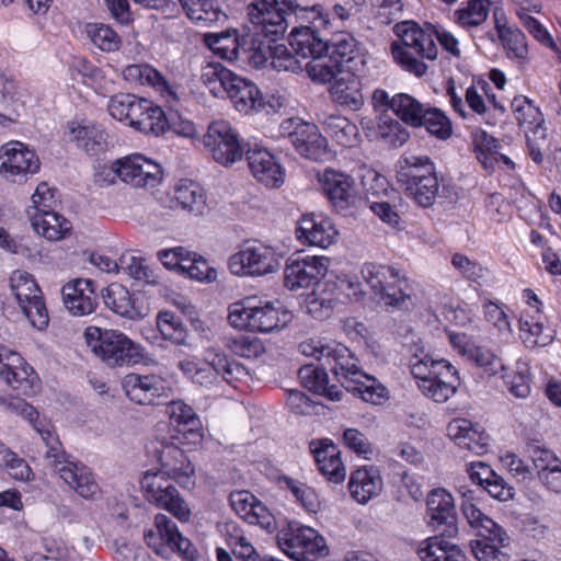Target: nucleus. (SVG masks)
<instances>
[{
  "label": "nucleus",
  "mask_w": 561,
  "mask_h": 561,
  "mask_svg": "<svg viewBox=\"0 0 561 561\" xmlns=\"http://www.w3.org/2000/svg\"><path fill=\"white\" fill-rule=\"evenodd\" d=\"M247 11L251 24L256 25L263 33L259 53L252 56L253 66L260 68L271 61V66L278 71H304L305 65L299 60L300 56L277 42L283 38L288 26L298 20L313 22L321 19L319 8L301 7L296 0H254Z\"/></svg>",
  "instance_id": "obj_1"
},
{
  "label": "nucleus",
  "mask_w": 561,
  "mask_h": 561,
  "mask_svg": "<svg viewBox=\"0 0 561 561\" xmlns=\"http://www.w3.org/2000/svg\"><path fill=\"white\" fill-rule=\"evenodd\" d=\"M0 404L33 423L47 447L45 459L48 465L79 496L92 500L100 494V486L91 470L83 463L70 459L50 424L36 423L38 413L31 404L22 398L1 394Z\"/></svg>",
  "instance_id": "obj_2"
},
{
  "label": "nucleus",
  "mask_w": 561,
  "mask_h": 561,
  "mask_svg": "<svg viewBox=\"0 0 561 561\" xmlns=\"http://www.w3.org/2000/svg\"><path fill=\"white\" fill-rule=\"evenodd\" d=\"M325 354L324 365L330 366L347 392L373 404H380L387 398L386 387L358 367V359L348 347L333 341L329 343V351Z\"/></svg>",
  "instance_id": "obj_3"
},
{
  "label": "nucleus",
  "mask_w": 561,
  "mask_h": 561,
  "mask_svg": "<svg viewBox=\"0 0 561 561\" xmlns=\"http://www.w3.org/2000/svg\"><path fill=\"white\" fill-rule=\"evenodd\" d=\"M400 42H393L391 53L396 62L404 70L422 77L427 70L423 59L434 60L437 47L432 33L422 30L415 22L403 21L394 25Z\"/></svg>",
  "instance_id": "obj_4"
},
{
  "label": "nucleus",
  "mask_w": 561,
  "mask_h": 561,
  "mask_svg": "<svg viewBox=\"0 0 561 561\" xmlns=\"http://www.w3.org/2000/svg\"><path fill=\"white\" fill-rule=\"evenodd\" d=\"M410 368L422 393L437 403L449 400L460 386L457 369L446 359H434L415 352Z\"/></svg>",
  "instance_id": "obj_5"
},
{
  "label": "nucleus",
  "mask_w": 561,
  "mask_h": 561,
  "mask_svg": "<svg viewBox=\"0 0 561 561\" xmlns=\"http://www.w3.org/2000/svg\"><path fill=\"white\" fill-rule=\"evenodd\" d=\"M202 79L215 95L225 92L241 113L257 112L265 105L260 90L252 81L237 76L219 62L207 65Z\"/></svg>",
  "instance_id": "obj_6"
},
{
  "label": "nucleus",
  "mask_w": 561,
  "mask_h": 561,
  "mask_svg": "<svg viewBox=\"0 0 561 561\" xmlns=\"http://www.w3.org/2000/svg\"><path fill=\"white\" fill-rule=\"evenodd\" d=\"M397 179L405 195L419 206L430 207L435 202L439 182L434 163L428 157H402Z\"/></svg>",
  "instance_id": "obj_7"
},
{
  "label": "nucleus",
  "mask_w": 561,
  "mask_h": 561,
  "mask_svg": "<svg viewBox=\"0 0 561 561\" xmlns=\"http://www.w3.org/2000/svg\"><path fill=\"white\" fill-rule=\"evenodd\" d=\"M84 336L91 351L110 367L136 364L142 358L141 346L116 330L90 327Z\"/></svg>",
  "instance_id": "obj_8"
},
{
  "label": "nucleus",
  "mask_w": 561,
  "mask_h": 561,
  "mask_svg": "<svg viewBox=\"0 0 561 561\" xmlns=\"http://www.w3.org/2000/svg\"><path fill=\"white\" fill-rule=\"evenodd\" d=\"M360 274L374 296L387 306L400 307L410 297L407 277L392 265L366 262Z\"/></svg>",
  "instance_id": "obj_9"
},
{
  "label": "nucleus",
  "mask_w": 561,
  "mask_h": 561,
  "mask_svg": "<svg viewBox=\"0 0 561 561\" xmlns=\"http://www.w3.org/2000/svg\"><path fill=\"white\" fill-rule=\"evenodd\" d=\"M280 550L296 561H318L328 554L324 538L313 528L288 523L276 536Z\"/></svg>",
  "instance_id": "obj_10"
},
{
  "label": "nucleus",
  "mask_w": 561,
  "mask_h": 561,
  "mask_svg": "<svg viewBox=\"0 0 561 561\" xmlns=\"http://www.w3.org/2000/svg\"><path fill=\"white\" fill-rule=\"evenodd\" d=\"M253 30L240 34L237 30L229 28L221 33H211L205 36L208 47L222 59L233 61L242 59L253 65L252 56L259 53L263 33L254 24Z\"/></svg>",
  "instance_id": "obj_11"
},
{
  "label": "nucleus",
  "mask_w": 561,
  "mask_h": 561,
  "mask_svg": "<svg viewBox=\"0 0 561 561\" xmlns=\"http://www.w3.org/2000/svg\"><path fill=\"white\" fill-rule=\"evenodd\" d=\"M228 267L237 276H265L279 270L280 256L264 243H248L229 257Z\"/></svg>",
  "instance_id": "obj_12"
},
{
  "label": "nucleus",
  "mask_w": 561,
  "mask_h": 561,
  "mask_svg": "<svg viewBox=\"0 0 561 561\" xmlns=\"http://www.w3.org/2000/svg\"><path fill=\"white\" fill-rule=\"evenodd\" d=\"M279 134L284 140L293 145L302 157L313 161L329 159L327 139L319 133L314 124L307 123L299 117L283 121Z\"/></svg>",
  "instance_id": "obj_13"
},
{
  "label": "nucleus",
  "mask_w": 561,
  "mask_h": 561,
  "mask_svg": "<svg viewBox=\"0 0 561 561\" xmlns=\"http://www.w3.org/2000/svg\"><path fill=\"white\" fill-rule=\"evenodd\" d=\"M10 287L31 324L39 331L46 329L49 322L48 312L33 275L26 271H14L10 276Z\"/></svg>",
  "instance_id": "obj_14"
},
{
  "label": "nucleus",
  "mask_w": 561,
  "mask_h": 561,
  "mask_svg": "<svg viewBox=\"0 0 561 561\" xmlns=\"http://www.w3.org/2000/svg\"><path fill=\"white\" fill-rule=\"evenodd\" d=\"M147 545L162 558L179 553L186 560H194L196 549L190 539L182 536L176 524L164 514L154 517V529L145 533Z\"/></svg>",
  "instance_id": "obj_15"
},
{
  "label": "nucleus",
  "mask_w": 561,
  "mask_h": 561,
  "mask_svg": "<svg viewBox=\"0 0 561 561\" xmlns=\"http://www.w3.org/2000/svg\"><path fill=\"white\" fill-rule=\"evenodd\" d=\"M141 486L149 503L168 511L182 523L190 520L192 512L188 503L161 473L147 472L141 480Z\"/></svg>",
  "instance_id": "obj_16"
},
{
  "label": "nucleus",
  "mask_w": 561,
  "mask_h": 561,
  "mask_svg": "<svg viewBox=\"0 0 561 561\" xmlns=\"http://www.w3.org/2000/svg\"><path fill=\"white\" fill-rule=\"evenodd\" d=\"M203 144L213 159L226 167L241 160L244 153L238 134L226 121L210 124L203 137Z\"/></svg>",
  "instance_id": "obj_17"
},
{
  "label": "nucleus",
  "mask_w": 561,
  "mask_h": 561,
  "mask_svg": "<svg viewBox=\"0 0 561 561\" xmlns=\"http://www.w3.org/2000/svg\"><path fill=\"white\" fill-rule=\"evenodd\" d=\"M0 377L19 394L30 397L39 390V379L33 367L5 346H0Z\"/></svg>",
  "instance_id": "obj_18"
},
{
  "label": "nucleus",
  "mask_w": 561,
  "mask_h": 561,
  "mask_svg": "<svg viewBox=\"0 0 561 561\" xmlns=\"http://www.w3.org/2000/svg\"><path fill=\"white\" fill-rule=\"evenodd\" d=\"M36 153L20 141H10L0 149V172L12 182H23L39 170Z\"/></svg>",
  "instance_id": "obj_19"
},
{
  "label": "nucleus",
  "mask_w": 561,
  "mask_h": 561,
  "mask_svg": "<svg viewBox=\"0 0 561 561\" xmlns=\"http://www.w3.org/2000/svg\"><path fill=\"white\" fill-rule=\"evenodd\" d=\"M161 447L154 448V454L160 463V469L156 473H161L162 478L174 480L183 488L195 485V468L186 457L185 453L174 443L164 439L160 443Z\"/></svg>",
  "instance_id": "obj_20"
},
{
  "label": "nucleus",
  "mask_w": 561,
  "mask_h": 561,
  "mask_svg": "<svg viewBox=\"0 0 561 561\" xmlns=\"http://www.w3.org/2000/svg\"><path fill=\"white\" fill-rule=\"evenodd\" d=\"M111 170L134 187H153L162 179L161 167L141 154L118 159L112 163Z\"/></svg>",
  "instance_id": "obj_21"
},
{
  "label": "nucleus",
  "mask_w": 561,
  "mask_h": 561,
  "mask_svg": "<svg viewBox=\"0 0 561 561\" xmlns=\"http://www.w3.org/2000/svg\"><path fill=\"white\" fill-rule=\"evenodd\" d=\"M122 386L131 401L144 405L160 404L171 391L168 381L158 375L128 374Z\"/></svg>",
  "instance_id": "obj_22"
},
{
  "label": "nucleus",
  "mask_w": 561,
  "mask_h": 561,
  "mask_svg": "<svg viewBox=\"0 0 561 561\" xmlns=\"http://www.w3.org/2000/svg\"><path fill=\"white\" fill-rule=\"evenodd\" d=\"M330 204L337 213L355 207L358 201V191L355 180L343 172L325 169L319 176Z\"/></svg>",
  "instance_id": "obj_23"
},
{
  "label": "nucleus",
  "mask_w": 561,
  "mask_h": 561,
  "mask_svg": "<svg viewBox=\"0 0 561 561\" xmlns=\"http://www.w3.org/2000/svg\"><path fill=\"white\" fill-rule=\"evenodd\" d=\"M329 260L324 256L290 257L284 272V284L290 289L308 287L319 283L328 272Z\"/></svg>",
  "instance_id": "obj_24"
},
{
  "label": "nucleus",
  "mask_w": 561,
  "mask_h": 561,
  "mask_svg": "<svg viewBox=\"0 0 561 561\" xmlns=\"http://www.w3.org/2000/svg\"><path fill=\"white\" fill-rule=\"evenodd\" d=\"M297 239L304 244L328 249L339 240V231L322 214H306L297 222Z\"/></svg>",
  "instance_id": "obj_25"
},
{
  "label": "nucleus",
  "mask_w": 561,
  "mask_h": 561,
  "mask_svg": "<svg viewBox=\"0 0 561 561\" xmlns=\"http://www.w3.org/2000/svg\"><path fill=\"white\" fill-rule=\"evenodd\" d=\"M427 515L433 530L454 537L458 533L454 499L446 490L437 489L427 496Z\"/></svg>",
  "instance_id": "obj_26"
},
{
  "label": "nucleus",
  "mask_w": 561,
  "mask_h": 561,
  "mask_svg": "<svg viewBox=\"0 0 561 561\" xmlns=\"http://www.w3.org/2000/svg\"><path fill=\"white\" fill-rule=\"evenodd\" d=\"M354 71L339 72L329 89V94L334 104L350 111H359L365 104L363 83L360 76Z\"/></svg>",
  "instance_id": "obj_27"
},
{
  "label": "nucleus",
  "mask_w": 561,
  "mask_h": 561,
  "mask_svg": "<svg viewBox=\"0 0 561 561\" xmlns=\"http://www.w3.org/2000/svg\"><path fill=\"white\" fill-rule=\"evenodd\" d=\"M127 118L128 124L145 133L154 136L163 135L167 130L168 117L161 107L154 106L147 99L137 98Z\"/></svg>",
  "instance_id": "obj_28"
},
{
  "label": "nucleus",
  "mask_w": 561,
  "mask_h": 561,
  "mask_svg": "<svg viewBox=\"0 0 561 561\" xmlns=\"http://www.w3.org/2000/svg\"><path fill=\"white\" fill-rule=\"evenodd\" d=\"M319 471L332 483H341L346 477L345 467L340 457L339 448L332 440L314 439L309 444Z\"/></svg>",
  "instance_id": "obj_29"
},
{
  "label": "nucleus",
  "mask_w": 561,
  "mask_h": 561,
  "mask_svg": "<svg viewBox=\"0 0 561 561\" xmlns=\"http://www.w3.org/2000/svg\"><path fill=\"white\" fill-rule=\"evenodd\" d=\"M247 160L252 175L260 183L272 188L283 185L285 172L270 151L262 148L250 149Z\"/></svg>",
  "instance_id": "obj_30"
},
{
  "label": "nucleus",
  "mask_w": 561,
  "mask_h": 561,
  "mask_svg": "<svg viewBox=\"0 0 561 561\" xmlns=\"http://www.w3.org/2000/svg\"><path fill=\"white\" fill-rule=\"evenodd\" d=\"M65 307L73 316L90 314L96 307V297L91 279L77 278L61 289Z\"/></svg>",
  "instance_id": "obj_31"
},
{
  "label": "nucleus",
  "mask_w": 561,
  "mask_h": 561,
  "mask_svg": "<svg viewBox=\"0 0 561 561\" xmlns=\"http://www.w3.org/2000/svg\"><path fill=\"white\" fill-rule=\"evenodd\" d=\"M332 54L348 70L365 73L368 66V55L360 43L347 32L335 34L331 39Z\"/></svg>",
  "instance_id": "obj_32"
},
{
  "label": "nucleus",
  "mask_w": 561,
  "mask_h": 561,
  "mask_svg": "<svg viewBox=\"0 0 561 561\" xmlns=\"http://www.w3.org/2000/svg\"><path fill=\"white\" fill-rule=\"evenodd\" d=\"M348 489L353 499L365 504L382 490V479L376 467H362L352 472Z\"/></svg>",
  "instance_id": "obj_33"
},
{
  "label": "nucleus",
  "mask_w": 561,
  "mask_h": 561,
  "mask_svg": "<svg viewBox=\"0 0 561 561\" xmlns=\"http://www.w3.org/2000/svg\"><path fill=\"white\" fill-rule=\"evenodd\" d=\"M339 304V290L335 283H317L306 298V308L313 318L328 319Z\"/></svg>",
  "instance_id": "obj_34"
},
{
  "label": "nucleus",
  "mask_w": 561,
  "mask_h": 561,
  "mask_svg": "<svg viewBox=\"0 0 561 561\" xmlns=\"http://www.w3.org/2000/svg\"><path fill=\"white\" fill-rule=\"evenodd\" d=\"M511 107L519 126H526L535 139L546 140L545 118L533 101L524 95H518L513 99Z\"/></svg>",
  "instance_id": "obj_35"
},
{
  "label": "nucleus",
  "mask_w": 561,
  "mask_h": 561,
  "mask_svg": "<svg viewBox=\"0 0 561 561\" xmlns=\"http://www.w3.org/2000/svg\"><path fill=\"white\" fill-rule=\"evenodd\" d=\"M289 37L291 50L302 59L321 57L329 49L328 43L309 26H294Z\"/></svg>",
  "instance_id": "obj_36"
},
{
  "label": "nucleus",
  "mask_w": 561,
  "mask_h": 561,
  "mask_svg": "<svg viewBox=\"0 0 561 561\" xmlns=\"http://www.w3.org/2000/svg\"><path fill=\"white\" fill-rule=\"evenodd\" d=\"M107 138L106 131L96 125H77L69 131V140L92 157L106 151Z\"/></svg>",
  "instance_id": "obj_37"
},
{
  "label": "nucleus",
  "mask_w": 561,
  "mask_h": 561,
  "mask_svg": "<svg viewBox=\"0 0 561 561\" xmlns=\"http://www.w3.org/2000/svg\"><path fill=\"white\" fill-rule=\"evenodd\" d=\"M27 216L36 233L49 241H59L71 230L70 221L56 211L32 213V210H27Z\"/></svg>",
  "instance_id": "obj_38"
},
{
  "label": "nucleus",
  "mask_w": 561,
  "mask_h": 561,
  "mask_svg": "<svg viewBox=\"0 0 561 561\" xmlns=\"http://www.w3.org/2000/svg\"><path fill=\"white\" fill-rule=\"evenodd\" d=\"M444 537L440 534L424 540L417 549L420 559L422 561H465V552Z\"/></svg>",
  "instance_id": "obj_39"
},
{
  "label": "nucleus",
  "mask_w": 561,
  "mask_h": 561,
  "mask_svg": "<svg viewBox=\"0 0 561 561\" xmlns=\"http://www.w3.org/2000/svg\"><path fill=\"white\" fill-rule=\"evenodd\" d=\"M123 76L127 81L151 85L163 96L176 100V93L171 84L157 69L147 64L129 65L123 70Z\"/></svg>",
  "instance_id": "obj_40"
},
{
  "label": "nucleus",
  "mask_w": 561,
  "mask_h": 561,
  "mask_svg": "<svg viewBox=\"0 0 561 561\" xmlns=\"http://www.w3.org/2000/svg\"><path fill=\"white\" fill-rule=\"evenodd\" d=\"M298 377L306 389L331 401L341 400L342 391L335 385L329 386L328 374L323 368L305 365L298 370Z\"/></svg>",
  "instance_id": "obj_41"
},
{
  "label": "nucleus",
  "mask_w": 561,
  "mask_h": 561,
  "mask_svg": "<svg viewBox=\"0 0 561 561\" xmlns=\"http://www.w3.org/2000/svg\"><path fill=\"white\" fill-rule=\"evenodd\" d=\"M174 199L182 209L195 216H202L207 210L206 194L203 187L191 180H181L174 190Z\"/></svg>",
  "instance_id": "obj_42"
},
{
  "label": "nucleus",
  "mask_w": 561,
  "mask_h": 561,
  "mask_svg": "<svg viewBox=\"0 0 561 561\" xmlns=\"http://www.w3.org/2000/svg\"><path fill=\"white\" fill-rule=\"evenodd\" d=\"M187 16L205 24L221 23L227 20L222 10L224 0H180Z\"/></svg>",
  "instance_id": "obj_43"
},
{
  "label": "nucleus",
  "mask_w": 561,
  "mask_h": 561,
  "mask_svg": "<svg viewBox=\"0 0 561 561\" xmlns=\"http://www.w3.org/2000/svg\"><path fill=\"white\" fill-rule=\"evenodd\" d=\"M496 30L507 57L519 65H525L528 61V45L525 34L516 27L501 26L497 22Z\"/></svg>",
  "instance_id": "obj_44"
},
{
  "label": "nucleus",
  "mask_w": 561,
  "mask_h": 561,
  "mask_svg": "<svg viewBox=\"0 0 561 561\" xmlns=\"http://www.w3.org/2000/svg\"><path fill=\"white\" fill-rule=\"evenodd\" d=\"M322 124L324 133L339 145L343 147H354L357 145L358 128L346 117L332 114L327 116Z\"/></svg>",
  "instance_id": "obj_45"
},
{
  "label": "nucleus",
  "mask_w": 561,
  "mask_h": 561,
  "mask_svg": "<svg viewBox=\"0 0 561 561\" xmlns=\"http://www.w3.org/2000/svg\"><path fill=\"white\" fill-rule=\"evenodd\" d=\"M461 512L471 528L483 538H499L502 533L488 515H485L470 499H465L461 503Z\"/></svg>",
  "instance_id": "obj_46"
},
{
  "label": "nucleus",
  "mask_w": 561,
  "mask_h": 561,
  "mask_svg": "<svg viewBox=\"0 0 561 561\" xmlns=\"http://www.w3.org/2000/svg\"><path fill=\"white\" fill-rule=\"evenodd\" d=\"M520 339L526 347H543L553 341L551 330L545 328L539 319L528 313L523 314L519 319Z\"/></svg>",
  "instance_id": "obj_47"
},
{
  "label": "nucleus",
  "mask_w": 561,
  "mask_h": 561,
  "mask_svg": "<svg viewBox=\"0 0 561 561\" xmlns=\"http://www.w3.org/2000/svg\"><path fill=\"white\" fill-rule=\"evenodd\" d=\"M104 304L115 313L131 318L135 314V299L129 290L118 284H110L102 293Z\"/></svg>",
  "instance_id": "obj_48"
},
{
  "label": "nucleus",
  "mask_w": 561,
  "mask_h": 561,
  "mask_svg": "<svg viewBox=\"0 0 561 561\" xmlns=\"http://www.w3.org/2000/svg\"><path fill=\"white\" fill-rule=\"evenodd\" d=\"M427 106L407 93H398L392 96V111L405 124L412 127H421L423 113Z\"/></svg>",
  "instance_id": "obj_49"
},
{
  "label": "nucleus",
  "mask_w": 561,
  "mask_h": 561,
  "mask_svg": "<svg viewBox=\"0 0 561 561\" xmlns=\"http://www.w3.org/2000/svg\"><path fill=\"white\" fill-rule=\"evenodd\" d=\"M165 412L179 433H192L199 426V420L192 407L181 400L171 401Z\"/></svg>",
  "instance_id": "obj_50"
},
{
  "label": "nucleus",
  "mask_w": 561,
  "mask_h": 561,
  "mask_svg": "<svg viewBox=\"0 0 561 561\" xmlns=\"http://www.w3.org/2000/svg\"><path fill=\"white\" fill-rule=\"evenodd\" d=\"M119 272L144 284H157L158 276L149 267L146 260L130 253H124L119 257Z\"/></svg>",
  "instance_id": "obj_51"
},
{
  "label": "nucleus",
  "mask_w": 561,
  "mask_h": 561,
  "mask_svg": "<svg viewBox=\"0 0 561 561\" xmlns=\"http://www.w3.org/2000/svg\"><path fill=\"white\" fill-rule=\"evenodd\" d=\"M252 318V331L267 333L279 328L282 322L286 323L288 314L283 312L282 320L278 309L267 302L264 306H253Z\"/></svg>",
  "instance_id": "obj_52"
},
{
  "label": "nucleus",
  "mask_w": 561,
  "mask_h": 561,
  "mask_svg": "<svg viewBox=\"0 0 561 561\" xmlns=\"http://www.w3.org/2000/svg\"><path fill=\"white\" fill-rule=\"evenodd\" d=\"M157 328L164 340L176 345H183L186 343V327L173 312H159L157 316Z\"/></svg>",
  "instance_id": "obj_53"
},
{
  "label": "nucleus",
  "mask_w": 561,
  "mask_h": 561,
  "mask_svg": "<svg viewBox=\"0 0 561 561\" xmlns=\"http://www.w3.org/2000/svg\"><path fill=\"white\" fill-rule=\"evenodd\" d=\"M87 34L91 42L103 51H117L122 46L121 36L110 25L103 23L88 24Z\"/></svg>",
  "instance_id": "obj_54"
},
{
  "label": "nucleus",
  "mask_w": 561,
  "mask_h": 561,
  "mask_svg": "<svg viewBox=\"0 0 561 561\" xmlns=\"http://www.w3.org/2000/svg\"><path fill=\"white\" fill-rule=\"evenodd\" d=\"M465 354L488 376H494L499 371L505 370L502 358L489 347L473 345L465 350Z\"/></svg>",
  "instance_id": "obj_55"
},
{
  "label": "nucleus",
  "mask_w": 561,
  "mask_h": 561,
  "mask_svg": "<svg viewBox=\"0 0 561 561\" xmlns=\"http://www.w3.org/2000/svg\"><path fill=\"white\" fill-rule=\"evenodd\" d=\"M305 70L310 80L318 84L330 83L339 76L337 62L331 58L313 57L305 64Z\"/></svg>",
  "instance_id": "obj_56"
},
{
  "label": "nucleus",
  "mask_w": 561,
  "mask_h": 561,
  "mask_svg": "<svg viewBox=\"0 0 561 561\" xmlns=\"http://www.w3.org/2000/svg\"><path fill=\"white\" fill-rule=\"evenodd\" d=\"M421 119L422 126H424L431 135L437 137L438 139H448L453 134L450 119L439 108H426Z\"/></svg>",
  "instance_id": "obj_57"
},
{
  "label": "nucleus",
  "mask_w": 561,
  "mask_h": 561,
  "mask_svg": "<svg viewBox=\"0 0 561 561\" xmlns=\"http://www.w3.org/2000/svg\"><path fill=\"white\" fill-rule=\"evenodd\" d=\"M376 136L393 147L402 146L409 139L407 129L386 114L379 116Z\"/></svg>",
  "instance_id": "obj_58"
},
{
  "label": "nucleus",
  "mask_w": 561,
  "mask_h": 561,
  "mask_svg": "<svg viewBox=\"0 0 561 561\" xmlns=\"http://www.w3.org/2000/svg\"><path fill=\"white\" fill-rule=\"evenodd\" d=\"M489 15V7L483 0H468L466 7L455 11L456 22L462 27L482 24Z\"/></svg>",
  "instance_id": "obj_59"
},
{
  "label": "nucleus",
  "mask_w": 561,
  "mask_h": 561,
  "mask_svg": "<svg viewBox=\"0 0 561 561\" xmlns=\"http://www.w3.org/2000/svg\"><path fill=\"white\" fill-rule=\"evenodd\" d=\"M510 392L517 398H526L530 393L529 369L527 364L517 363L515 370L503 375Z\"/></svg>",
  "instance_id": "obj_60"
},
{
  "label": "nucleus",
  "mask_w": 561,
  "mask_h": 561,
  "mask_svg": "<svg viewBox=\"0 0 561 561\" xmlns=\"http://www.w3.org/2000/svg\"><path fill=\"white\" fill-rule=\"evenodd\" d=\"M253 306L249 300L233 302L228 308V321L239 330L252 331Z\"/></svg>",
  "instance_id": "obj_61"
},
{
  "label": "nucleus",
  "mask_w": 561,
  "mask_h": 561,
  "mask_svg": "<svg viewBox=\"0 0 561 561\" xmlns=\"http://www.w3.org/2000/svg\"><path fill=\"white\" fill-rule=\"evenodd\" d=\"M183 273L197 280L211 282L216 278V270L210 267L206 260L188 251Z\"/></svg>",
  "instance_id": "obj_62"
},
{
  "label": "nucleus",
  "mask_w": 561,
  "mask_h": 561,
  "mask_svg": "<svg viewBox=\"0 0 561 561\" xmlns=\"http://www.w3.org/2000/svg\"><path fill=\"white\" fill-rule=\"evenodd\" d=\"M287 488L296 500L310 513H317L320 508V501L313 489L297 482L293 479H286Z\"/></svg>",
  "instance_id": "obj_63"
},
{
  "label": "nucleus",
  "mask_w": 561,
  "mask_h": 561,
  "mask_svg": "<svg viewBox=\"0 0 561 561\" xmlns=\"http://www.w3.org/2000/svg\"><path fill=\"white\" fill-rule=\"evenodd\" d=\"M495 539L496 538H484L471 543V551L478 561H508V556L489 541ZM497 539L501 542L503 541L501 536Z\"/></svg>",
  "instance_id": "obj_64"
}]
</instances>
